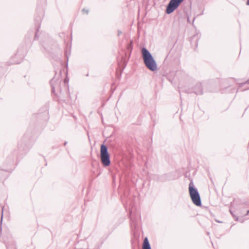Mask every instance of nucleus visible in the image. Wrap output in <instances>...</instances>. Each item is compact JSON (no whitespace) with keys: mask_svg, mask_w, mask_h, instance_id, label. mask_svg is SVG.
I'll use <instances>...</instances> for the list:
<instances>
[{"mask_svg":"<svg viewBox=\"0 0 249 249\" xmlns=\"http://www.w3.org/2000/svg\"><path fill=\"white\" fill-rule=\"evenodd\" d=\"M247 5H249V0H247Z\"/></svg>","mask_w":249,"mask_h":249,"instance_id":"nucleus-13","label":"nucleus"},{"mask_svg":"<svg viewBox=\"0 0 249 249\" xmlns=\"http://www.w3.org/2000/svg\"><path fill=\"white\" fill-rule=\"evenodd\" d=\"M86 13H87V14H88V10L86 11Z\"/></svg>","mask_w":249,"mask_h":249,"instance_id":"nucleus-16","label":"nucleus"},{"mask_svg":"<svg viewBox=\"0 0 249 249\" xmlns=\"http://www.w3.org/2000/svg\"><path fill=\"white\" fill-rule=\"evenodd\" d=\"M36 36H37V33H36V35H35V37H36Z\"/></svg>","mask_w":249,"mask_h":249,"instance_id":"nucleus-15","label":"nucleus"},{"mask_svg":"<svg viewBox=\"0 0 249 249\" xmlns=\"http://www.w3.org/2000/svg\"><path fill=\"white\" fill-rule=\"evenodd\" d=\"M122 33L121 32L119 31L118 32V35H120Z\"/></svg>","mask_w":249,"mask_h":249,"instance_id":"nucleus-14","label":"nucleus"},{"mask_svg":"<svg viewBox=\"0 0 249 249\" xmlns=\"http://www.w3.org/2000/svg\"><path fill=\"white\" fill-rule=\"evenodd\" d=\"M100 158L101 162L105 167L108 166L110 164V155L107 147L105 144H102L101 146Z\"/></svg>","mask_w":249,"mask_h":249,"instance_id":"nucleus-3","label":"nucleus"},{"mask_svg":"<svg viewBox=\"0 0 249 249\" xmlns=\"http://www.w3.org/2000/svg\"><path fill=\"white\" fill-rule=\"evenodd\" d=\"M142 57L146 68L152 71L157 70V65L150 52L145 48L142 49Z\"/></svg>","mask_w":249,"mask_h":249,"instance_id":"nucleus-1","label":"nucleus"},{"mask_svg":"<svg viewBox=\"0 0 249 249\" xmlns=\"http://www.w3.org/2000/svg\"><path fill=\"white\" fill-rule=\"evenodd\" d=\"M142 249H151L147 238H145L144 239Z\"/></svg>","mask_w":249,"mask_h":249,"instance_id":"nucleus-7","label":"nucleus"},{"mask_svg":"<svg viewBox=\"0 0 249 249\" xmlns=\"http://www.w3.org/2000/svg\"><path fill=\"white\" fill-rule=\"evenodd\" d=\"M194 92L196 94H202L203 93L202 87L200 84H197L195 86Z\"/></svg>","mask_w":249,"mask_h":249,"instance_id":"nucleus-6","label":"nucleus"},{"mask_svg":"<svg viewBox=\"0 0 249 249\" xmlns=\"http://www.w3.org/2000/svg\"><path fill=\"white\" fill-rule=\"evenodd\" d=\"M184 0H171L167 5L166 13L170 14L173 13L183 1Z\"/></svg>","mask_w":249,"mask_h":249,"instance_id":"nucleus-4","label":"nucleus"},{"mask_svg":"<svg viewBox=\"0 0 249 249\" xmlns=\"http://www.w3.org/2000/svg\"><path fill=\"white\" fill-rule=\"evenodd\" d=\"M50 84L53 93H55L56 90L58 91H60V80L59 79H56L55 77H53L51 80Z\"/></svg>","mask_w":249,"mask_h":249,"instance_id":"nucleus-5","label":"nucleus"},{"mask_svg":"<svg viewBox=\"0 0 249 249\" xmlns=\"http://www.w3.org/2000/svg\"><path fill=\"white\" fill-rule=\"evenodd\" d=\"M189 191L191 198L194 204L197 206H200L201 205L200 196L197 190L194 187L192 181L189 183Z\"/></svg>","mask_w":249,"mask_h":249,"instance_id":"nucleus-2","label":"nucleus"},{"mask_svg":"<svg viewBox=\"0 0 249 249\" xmlns=\"http://www.w3.org/2000/svg\"><path fill=\"white\" fill-rule=\"evenodd\" d=\"M66 144H67V142H66L64 143V145H66Z\"/></svg>","mask_w":249,"mask_h":249,"instance_id":"nucleus-18","label":"nucleus"},{"mask_svg":"<svg viewBox=\"0 0 249 249\" xmlns=\"http://www.w3.org/2000/svg\"><path fill=\"white\" fill-rule=\"evenodd\" d=\"M2 216H3V211H2V214H1V221H2Z\"/></svg>","mask_w":249,"mask_h":249,"instance_id":"nucleus-11","label":"nucleus"},{"mask_svg":"<svg viewBox=\"0 0 249 249\" xmlns=\"http://www.w3.org/2000/svg\"><path fill=\"white\" fill-rule=\"evenodd\" d=\"M130 226L134 228H136L137 226V223L134 219V218L133 217L132 215V211L130 212Z\"/></svg>","mask_w":249,"mask_h":249,"instance_id":"nucleus-8","label":"nucleus"},{"mask_svg":"<svg viewBox=\"0 0 249 249\" xmlns=\"http://www.w3.org/2000/svg\"><path fill=\"white\" fill-rule=\"evenodd\" d=\"M83 11H85V9H83Z\"/></svg>","mask_w":249,"mask_h":249,"instance_id":"nucleus-17","label":"nucleus"},{"mask_svg":"<svg viewBox=\"0 0 249 249\" xmlns=\"http://www.w3.org/2000/svg\"><path fill=\"white\" fill-rule=\"evenodd\" d=\"M230 212L232 214V215L234 217V219H235V221H238V220H239V218H238L237 216H235V215L233 214V213H232V211H231V209L230 210Z\"/></svg>","mask_w":249,"mask_h":249,"instance_id":"nucleus-10","label":"nucleus"},{"mask_svg":"<svg viewBox=\"0 0 249 249\" xmlns=\"http://www.w3.org/2000/svg\"><path fill=\"white\" fill-rule=\"evenodd\" d=\"M7 249H17L16 244L15 243H12L10 244H8L7 245Z\"/></svg>","mask_w":249,"mask_h":249,"instance_id":"nucleus-9","label":"nucleus"},{"mask_svg":"<svg viewBox=\"0 0 249 249\" xmlns=\"http://www.w3.org/2000/svg\"><path fill=\"white\" fill-rule=\"evenodd\" d=\"M246 215H249V210H248V211L247 212V213L246 214Z\"/></svg>","mask_w":249,"mask_h":249,"instance_id":"nucleus-12","label":"nucleus"}]
</instances>
